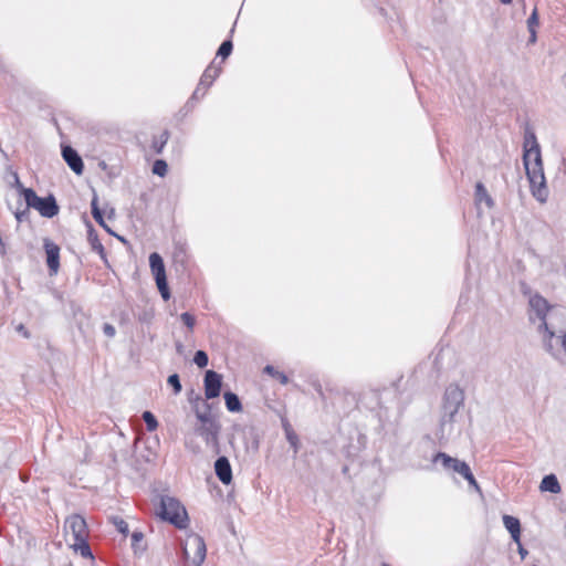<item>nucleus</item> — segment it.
Instances as JSON below:
<instances>
[{"instance_id": "1", "label": "nucleus", "mask_w": 566, "mask_h": 566, "mask_svg": "<svg viewBox=\"0 0 566 566\" xmlns=\"http://www.w3.org/2000/svg\"><path fill=\"white\" fill-rule=\"evenodd\" d=\"M523 164L533 197L541 203L546 202L548 188L544 175L541 147L535 134L531 130H527L524 136Z\"/></svg>"}, {"instance_id": "2", "label": "nucleus", "mask_w": 566, "mask_h": 566, "mask_svg": "<svg viewBox=\"0 0 566 566\" xmlns=\"http://www.w3.org/2000/svg\"><path fill=\"white\" fill-rule=\"evenodd\" d=\"M464 406V391L458 385H449L442 398L439 431L440 440L447 439L453 431L459 412Z\"/></svg>"}, {"instance_id": "3", "label": "nucleus", "mask_w": 566, "mask_h": 566, "mask_svg": "<svg viewBox=\"0 0 566 566\" xmlns=\"http://www.w3.org/2000/svg\"><path fill=\"white\" fill-rule=\"evenodd\" d=\"M543 348L557 361L566 364V331L556 329L547 321L537 326Z\"/></svg>"}, {"instance_id": "4", "label": "nucleus", "mask_w": 566, "mask_h": 566, "mask_svg": "<svg viewBox=\"0 0 566 566\" xmlns=\"http://www.w3.org/2000/svg\"><path fill=\"white\" fill-rule=\"evenodd\" d=\"M64 530L70 538V546L80 552L84 558H93L91 547L88 545V531L86 521L82 515L73 514L65 520Z\"/></svg>"}, {"instance_id": "5", "label": "nucleus", "mask_w": 566, "mask_h": 566, "mask_svg": "<svg viewBox=\"0 0 566 566\" xmlns=\"http://www.w3.org/2000/svg\"><path fill=\"white\" fill-rule=\"evenodd\" d=\"M156 515L163 521L174 524L178 528H184L188 523V514L179 500L169 495H161Z\"/></svg>"}, {"instance_id": "6", "label": "nucleus", "mask_w": 566, "mask_h": 566, "mask_svg": "<svg viewBox=\"0 0 566 566\" xmlns=\"http://www.w3.org/2000/svg\"><path fill=\"white\" fill-rule=\"evenodd\" d=\"M22 193L28 207L38 210L42 217L53 218L59 213V207L54 197L41 198L30 188H23Z\"/></svg>"}, {"instance_id": "7", "label": "nucleus", "mask_w": 566, "mask_h": 566, "mask_svg": "<svg viewBox=\"0 0 566 566\" xmlns=\"http://www.w3.org/2000/svg\"><path fill=\"white\" fill-rule=\"evenodd\" d=\"M184 553L186 558L193 566H201L207 554V547L203 538L198 534L188 536L185 543Z\"/></svg>"}, {"instance_id": "8", "label": "nucleus", "mask_w": 566, "mask_h": 566, "mask_svg": "<svg viewBox=\"0 0 566 566\" xmlns=\"http://www.w3.org/2000/svg\"><path fill=\"white\" fill-rule=\"evenodd\" d=\"M149 265L151 269V273L155 276L158 290L160 291L163 297L167 300L169 297V293L167 287L166 271L163 258L156 252L151 253L149 255Z\"/></svg>"}, {"instance_id": "9", "label": "nucleus", "mask_w": 566, "mask_h": 566, "mask_svg": "<svg viewBox=\"0 0 566 566\" xmlns=\"http://www.w3.org/2000/svg\"><path fill=\"white\" fill-rule=\"evenodd\" d=\"M220 423L218 421L197 424L195 431L208 446L217 448L219 446Z\"/></svg>"}, {"instance_id": "10", "label": "nucleus", "mask_w": 566, "mask_h": 566, "mask_svg": "<svg viewBox=\"0 0 566 566\" xmlns=\"http://www.w3.org/2000/svg\"><path fill=\"white\" fill-rule=\"evenodd\" d=\"M432 462L433 463L441 462L442 467L446 470H450V471L457 472L461 476H463L470 470V467H469V464L467 462L461 461V460H459L457 458H452V457H450L449 454H447L444 452H438L433 457Z\"/></svg>"}, {"instance_id": "11", "label": "nucleus", "mask_w": 566, "mask_h": 566, "mask_svg": "<svg viewBox=\"0 0 566 566\" xmlns=\"http://www.w3.org/2000/svg\"><path fill=\"white\" fill-rule=\"evenodd\" d=\"M206 399H213L220 396L222 376L214 370H207L203 379Z\"/></svg>"}, {"instance_id": "12", "label": "nucleus", "mask_w": 566, "mask_h": 566, "mask_svg": "<svg viewBox=\"0 0 566 566\" xmlns=\"http://www.w3.org/2000/svg\"><path fill=\"white\" fill-rule=\"evenodd\" d=\"M43 245L46 254V264L50 274L55 275L60 270V248L50 239H44Z\"/></svg>"}, {"instance_id": "13", "label": "nucleus", "mask_w": 566, "mask_h": 566, "mask_svg": "<svg viewBox=\"0 0 566 566\" xmlns=\"http://www.w3.org/2000/svg\"><path fill=\"white\" fill-rule=\"evenodd\" d=\"M217 478L226 485L232 482V468L227 457H219L214 462Z\"/></svg>"}, {"instance_id": "14", "label": "nucleus", "mask_w": 566, "mask_h": 566, "mask_svg": "<svg viewBox=\"0 0 566 566\" xmlns=\"http://www.w3.org/2000/svg\"><path fill=\"white\" fill-rule=\"evenodd\" d=\"M193 410L196 418L198 419V424H205L208 422L217 421L216 418L212 416L210 410V405L207 402V400L198 397L196 399V402L193 403Z\"/></svg>"}, {"instance_id": "15", "label": "nucleus", "mask_w": 566, "mask_h": 566, "mask_svg": "<svg viewBox=\"0 0 566 566\" xmlns=\"http://www.w3.org/2000/svg\"><path fill=\"white\" fill-rule=\"evenodd\" d=\"M62 156H63L64 160L66 161V164L69 165V167L76 175H82L83 169H84V165H83L82 158L78 156L76 150H74L70 146H65L62 149Z\"/></svg>"}, {"instance_id": "16", "label": "nucleus", "mask_w": 566, "mask_h": 566, "mask_svg": "<svg viewBox=\"0 0 566 566\" xmlns=\"http://www.w3.org/2000/svg\"><path fill=\"white\" fill-rule=\"evenodd\" d=\"M528 304L538 318H545L553 307L547 300L539 294L532 295L528 300Z\"/></svg>"}, {"instance_id": "17", "label": "nucleus", "mask_w": 566, "mask_h": 566, "mask_svg": "<svg viewBox=\"0 0 566 566\" xmlns=\"http://www.w3.org/2000/svg\"><path fill=\"white\" fill-rule=\"evenodd\" d=\"M502 520H503V524H504L505 528L511 534L512 539L516 544H520V538H521L520 520L514 516H511V515H503Z\"/></svg>"}, {"instance_id": "18", "label": "nucleus", "mask_w": 566, "mask_h": 566, "mask_svg": "<svg viewBox=\"0 0 566 566\" xmlns=\"http://www.w3.org/2000/svg\"><path fill=\"white\" fill-rule=\"evenodd\" d=\"M220 70L213 66H209L200 78V83L195 94H197L200 90V86L209 87L213 81L219 76Z\"/></svg>"}, {"instance_id": "19", "label": "nucleus", "mask_w": 566, "mask_h": 566, "mask_svg": "<svg viewBox=\"0 0 566 566\" xmlns=\"http://www.w3.org/2000/svg\"><path fill=\"white\" fill-rule=\"evenodd\" d=\"M226 407L230 412H239L242 410L241 401L234 392L227 391L223 395Z\"/></svg>"}, {"instance_id": "20", "label": "nucleus", "mask_w": 566, "mask_h": 566, "mask_svg": "<svg viewBox=\"0 0 566 566\" xmlns=\"http://www.w3.org/2000/svg\"><path fill=\"white\" fill-rule=\"evenodd\" d=\"M541 490L548 491L551 493H559L560 485L557 481V478L554 474L544 476L541 482Z\"/></svg>"}, {"instance_id": "21", "label": "nucleus", "mask_w": 566, "mask_h": 566, "mask_svg": "<svg viewBox=\"0 0 566 566\" xmlns=\"http://www.w3.org/2000/svg\"><path fill=\"white\" fill-rule=\"evenodd\" d=\"M475 197H476V200L480 201V202L481 201H485L488 207H492L493 206L492 198L490 197V195L488 193L485 187L481 182H478L476 186H475Z\"/></svg>"}, {"instance_id": "22", "label": "nucleus", "mask_w": 566, "mask_h": 566, "mask_svg": "<svg viewBox=\"0 0 566 566\" xmlns=\"http://www.w3.org/2000/svg\"><path fill=\"white\" fill-rule=\"evenodd\" d=\"M169 139V133L167 130L163 132L158 137H155L153 140V148L156 154H160Z\"/></svg>"}, {"instance_id": "23", "label": "nucleus", "mask_w": 566, "mask_h": 566, "mask_svg": "<svg viewBox=\"0 0 566 566\" xmlns=\"http://www.w3.org/2000/svg\"><path fill=\"white\" fill-rule=\"evenodd\" d=\"M264 373L277 379L282 385H286L289 382V377L277 369H275L272 365H266L264 367Z\"/></svg>"}, {"instance_id": "24", "label": "nucleus", "mask_w": 566, "mask_h": 566, "mask_svg": "<svg viewBox=\"0 0 566 566\" xmlns=\"http://www.w3.org/2000/svg\"><path fill=\"white\" fill-rule=\"evenodd\" d=\"M143 420L146 423V428L148 431H155L158 427V421L156 417L150 411H144Z\"/></svg>"}, {"instance_id": "25", "label": "nucleus", "mask_w": 566, "mask_h": 566, "mask_svg": "<svg viewBox=\"0 0 566 566\" xmlns=\"http://www.w3.org/2000/svg\"><path fill=\"white\" fill-rule=\"evenodd\" d=\"M193 363L199 368H205L209 363V357H208L207 353L203 350L196 352V354L193 356Z\"/></svg>"}, {"instance_id": "26", "label": "nucleus", "mask_w": 566, "mask_h": 566, "mask_svg": "<svg viewBox=\"0 0 566 566\" xmlns=\"http://www.w3.org/2000/svg\"><path fill=\"white\" fill-rule=\"evenodd\" d=\"M167 169H168V166L165 160L158 159L154 163L153 172L155 175L164 177L167 174Z\"/></svg>"}, {"instance_id": "27", "label": "nucleus", "mask_w": 566, "mask_h": 566, "mask_svg": "<svg viewBox=\"0 0 566 566\" xmlns=\"http://www.w3.org/2000/svg\"><path fill=\"white\" fill-rule=\"evenodd\" d=\"M167 382L169 386L172 387L175 395L180 394L182 387H181V382H180V378H179L178 374L170 375L167 379Z\"/></svg>"}, {"instance_id": "28", "label": "nucleus", "mask_w": 566, "mask_h": 566, "mask_svg": "<svg viewBox=\"0 0 566 566\" xmlns=\"http://www.w3.org/2000/svg\"><path fill=\"white\" fill-rule=\"evenodd\" d=\"M231 51H232V42L231 41H224L219 50H218V55L222 56L223 59L228 57L230 54H231Z\"/></svg>"}, {"instance_id": "29", "label": "nucleus", "mask_w": 566, "mask_h": 566, "mask_svg": "<svg viewBox=\"0 0 566 566\" xmlns=\"http://www.w3.org/2000/svg\"><path fill=\"white\" fill-rule=\"evenodd\" d=\"M463 479H465L469 485L472 486L478 493H482V490L474 475L472 474L471 469L463 475Z\"/></svg>"}, {"instance_id": "30", "label": "nucleus", "mask_w": 566, "mask_h": 566, "mask_svg": "<svg viewBox=\"0 0 566 566\" xmlns=\"http://www.w3.org/2000/svg\"><path fill=\"white\" fill-rule=\"evenodd\" d=\"M286 440L291 444V447L294 449V452L296 453L298 450V438L297 434L294 432V430L285 433Z\"/></svg>"}, {"instance_id": "31", "label": "nucleus", "mask_w": 566, "mask_h": 566, "mask_svg": "<svg viewBox=\"0 0 566 566\" xmlns=\"http://www.w3.org/2000/svg\"><path fill=\"white\" fill-rule=\"evenodd\" d=\"M14 331L17 333H19L22 337L24 338H29L30 337V333L29 331L25 328L24 324L22 323H18L13 326Z\"/></svg>"}, {"instance_id": "32", "label": "nucleus", "mask_w": 566, "mask_h": 566, "mask_svg": "<svg viewBox=\"0 0 566 566\" xmlns=\"http://www.w3.org/2000/svg\"><path fill=\"white\" fill-rule=\"evenodd\" d=\"M538 24V15L536 9L533 11L531 17L527 19V27L528 29H535V27Z\"/></svg>"}, {"instance_id": "33", "label": "nucleus", "mask_w": 566, "mask_h": 566, "mask_svg": "<svg viewBox=\"0 0 566 566\" xmlns=\"http://www.w3.org/2000/svg\"><path fill=\"white\" fill-rule=\"evenodd\" d=\"M103 332L107 337H114L116 334L115 327L111 324H104Z\"/></svg>"}, {"instance_id": "34", "label": "nucleus", "mask_w": 566, "mask_h": 566, "mask_svg": "<svg viewBox=\"0 0 566 566\" xmlns=\"http://www.w3.org/2000/svg\"><path fill=\"white\" fill-rule=\"evenodd\" d=\"M92 216L97 223H99L102 227L106 228V226L104 223L102 211H95V213H93Z\"/></svg>"}, {"instance_id": "35", "label": "nucleus", "mask_w": 566, "mask_h": 566, "mask_svg": "<svg viewBox=\"0 0 566 566\" xmlns=\"http://www.w3.org/2000/svg\"><path fill=\"white\" fill-rule=\"evenodd\" d=\"M117 530L123 533V534H126L128 533V524L120 520L118 523H117Z\"/></svg>"}, {"instance_id": "36", "label": "nucleus", "mask_w": 566, "mask_h": 566, "mask_svg": "<svg viewBox=\"0 0 566 566\" xmlns=\"http://www.w3.org/2000/svg\"><path fill=\"white\" fill-rule=\"evenodd\" d=\"M447 354H449V349H440L439 353L437 354V357H436V365L439 364V359L444 357Z\"/></svg>"}, {"instance_id": "37", "label": "nucleus", "mask_w": 566, "mask_h": 566, "mask_svg": "<svg viewBox=\"0 0 566 566\" xmlns=\"http://www.w3.org/2000/svg\"><path fill=\"white\" fill-rule=\"evenodd\" d=\"M91 207H92V214L95 213V211H101L99 208H98V205H97V197L94 196L93 200H92V203H91Z\"/></svg>"}, {"instance_id": "38", "label": "nucleus", "mask_w": 566, "mask_h": 566, "mask_svg": "<svg viewBox=\"0 0 566 566\" xmlns=\"http://www.w3.org/2000/svg\"><path fill=\"white\" fill-rule=\"evenodd\" d=\"M93 249H94L95 251H97L99 254H103V253H104V248H103L102 243H99L98 241H95V242L93 243Z\"/></svg>"}, {"instance_id": "39", "label": "nucleus", "mask_w": 566, "mask_h": 566, "mask_svg": "<svg viewBox=\"0 0 566 566\" xmlns=\"http://www.w3.org/2000/svg\"><path fill=\"white\" fill-rule=\"evenodd\" d=\"M282 427H283L285 433H287V432L293 430L291 424H290V422L286 419L282 420Z\"/></svg>"}, {"instance_id": "40", "label": "nucleus", "mask_w": 566, "mask_h": 566, "mask_svg": "<svg viewBox=\"0 0 566 566\" xmlns=\"http://www.w3.org/2000/svg\"><path fill=\"white\" fill-rule=\"evenodd\" d=\"M132 539L134 543H137L143 539V534L140 532H134L132 535Z\"/></svg>"}, {"instance_id": "41", "label": "nucleus", "mask_w": 566, "mask_h": 566, "mask_svg": "<svg viewBox=\"0 0 566 566\" xmlns=\"http://www.w3.org/2000/svg\"><path fill=\"white\" fill-rule=\"evenodd\" d=\"M530 30V33H531V38H530V42L531 43H534L536 41V31L535 29H528Z\"/></svg>"}, {"instance_id": "42", "label": "nucleus", "mask_w": 566, "mask_h": 566, "mask_svg": "<svg viewBox=\"0 0 566 566\" xmlns=\"http://www.w3.org/2000/svg\"><path fill=\"white\" fill-rule=\"evenodd\" d=\"M517 545H518V553L521 554L522 557H524L527 554V551L522 546L521 543Z\"/></svg>"}, {"instance_id": "43", "label": "nucleus", "mask_w": 566, "mask_h": 566, "mask_svg": "<svg viewBox=\"0 0 566 566\" xmlns=\"http://www.w3.org/2000/svg\"><path fill=\"white\" fill-rule=\"evenodd\" d=\"M185 323L189 329H192L195 327L196 321H185Z\"/></svg>"}, {"instance_id": "44", "label": "nucleus", "mask_w": 566, "mask_h": 566, "mask_svg": "<svg viewBox=\"0 0 566 566\" xmlns=\"http://www.w3.org/2000/svg\"><path fill=\"white\" fill-rule=\"evenodd\" d=\"M24 213H25V212H17V213H15V218H17V220H18L19 222H21V221H22V218H23Z\"/></svg>"}, {"instance_id": "45", "label": "nucleus", "mask_w": 566, "mask_h": 566, "mask_svg": "<svg viewBox=\"0 0 566 566\" xmlns=\"http://www.w3.org/2000/svg\"><path fill=\"white\" fill-rule=\"evenodd\" d=\"M180 318L186 319V318H192V317L189 315V313H182Z\"/></svg>"}, {"instance_id": "46", "label": "nucleus", "mask_w": 566, "mask_h": 566, "mask_svg": "<svg viewBox=\"0 0 566 566\" xmlns=\"http://www.w3.org/2000/svg\"><path fill=\"white\" fill-rule=\"evenodd\" d=\"M503 4H510L513 0H500Z\"/></svg>"}, {"instance_id": "47", "label": "nucleus", "mask_w": 566, "mask_h": 566, "mask_svg": "<svg viewBox=\"0 0 566 566\" xmlns=\"http://www.w3.org/2000/svg\"><path fill=\"white\" fill-rule=\"evenodd\" d=\"M180 348H181V345L177 344V350H180Z\"/></svg>"}]
</instances>
